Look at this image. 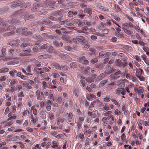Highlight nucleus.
<instances>
[{
    "label": "nucleus",
    "instance_id": "nucleus-1",
    "mask_svg": "<svg viewBox=\"0 0 149 149\" xmlns=\"http://www.w3.org/2000/svg\"><path fill=\"white\" fill-rule=\"evenodd\" d=\"M85 40V38L83 36H77L72 39L73 41L77 44L80 43Z\"/></svg>",
    "mask_w": 149,
    "mask_h": 149
},
{
    "label": "nucleus",
    "instance_id": "nucleus-2",
    "mask_svg": "<svg viewBox=\"0 0 149 149\" xmlns=\"http://www.w3.org/2000/svg\"><path fill=\"white\" fill-rule=\"evenodd\" d=\"M115 92L116 94L117 95H120L121 94L124 95L125 94L126 90L124 88H118L116 89Z\"/></svg>",
    "mask_w": 149,
    "mask_h": 149
},
{
    "label": "nucleus",
    "instance_id": "nucleus-3",
    "mask_svg": "<svg viewBox=\"0 0 149 149\" xmlns=\"http://www.w3.org/2000/svg\"><path fill=\"white\" fill-rule=\"evenodd\" d=\"M35 96L36 99L39 100H44L45 98L43 95H40V92L39 90L38 89L35 93Z\"/></svg>",
    "mask_w": 149,
    "mask_h": 149
},
{
    "label": "nucleus",
    "instance_id": "nucleus-4",
    "mask_svg": "<svg viewBox=\"0 0 149 149\" xmlns=\"http://www.w3.org/2000/svg\"><path fill=\"white\" fill-rule=\"evenodd\" d=\"M59 56L63 60L71 61V58L68 55L64 54H60Z\"/></svg>",
    "mask_w": 149,
    "mask_h": 149
},
{
    "label": "nucleus",
    "instance_id": "nucleus-5",
    "mask_svg": "<svg viewBox=\"0 0 149 149\" xmlns=\"http://www.w3.org/2000/svg\"><path fill=\"white\" fill-rule=\"evenodd\" d=\"M134 91L135 93H138L139 95L141 94L144 92V89L142 86H139L138 88L135 87L134 88Z\"/></svg>",
    "mask_w": 149,
    "mask_h": 149
},
{
    "label": "nucleus",
    "instance_id": "nucleus-6",
    "mask_svg": "<svg viewBox=\"0 0 149 149\" xmlns=\"http://www.w3.org/2000/svg\"><path fill=\"white\" fill-rule=\"evenodd\" d=\"M38 120L36 118H35L33 116H31L29 119V123L31 125H36V123Z\"/></svg>",
    "mask_w": 149,
    "mask_h": 149
},
{
    "label": "nucleus",
    "instance_id": "nucleus-7",
    "mask_svg": "<svg viewBox=\"0 0 149 149\" xmlns=\"http://www.w3.org/2000/svg\"><path fill=\"white\" fill-rule=\"evenodd\" d=\"M31 50L30 48H27L26 50H24L23 52L21 53V55L23 56H27L30 55Z\"/></svg>",
    "mask_w": 149,
    "mask_h": 149
},
{
    "label": "nucleus",
    "instance_id": "nucleus-8",
    "mask_svg": "<svg viewBox=\"0 0 149 149\" xmlns=\"http://www.w3.org/2000/svg\"><path fill=\"white\" fill-rule=\"evenodd\" d=\"M52 23L49 22L48 23H47L46 21H44L42 24L41 28L40 29L41 31H43L44 30V28L45 27H48L50 25H51Z\"/></svg>",
    "mask_w": 149,
    "mask_h": 149
},
{
    "label": "nucleus",
    "instance_id": "nucleus-9",
    "mask_svg": "<svg viewBox=\"0 0 149 149\" xmlns=\"http://www.w3.org/2000/svg\"><path fill=\"white\" fill-rule=\"evenodd\" d=\"M19 43V41L13 40L10 41L7 43V44L13 47L17 45Z\"/></svg>",
    "mask_w": 149,
    "mask_h": 149
},
{
    "label": "nucleus",
    "instance_id": "nucleus-10",
    "mask_svg": "<svg viewBox=\"0 0 149 149\" xmlns=\"http://www.w3.org/2000/svg\"><path fill=\"white\" fill-rule=\"evenodd\" d=\"M71 22V21L70 20H66L63 21L61 22L62 23H60V24L63 25L65 24L68 26H71L74 24L73 22Z\"/></svg>",
    "mask_w": 149,
    "mask_h": 149
},
{
    "label": "nucleus",
    "instance_id": "nucleus-11",
    "mask_svg": "<svg viewBox=\"0 0 149 149\" xmlns=\"http://www.w3.org/2000/svg\"><path fill=\"white\" fill-rule=\"evenodd\" d=\"M65 119L62 118L60 117H58L56 119V123L57 125H59L61 123H63Z\"/></svg>",
    "mask_w": 149,
    "mask_h": 149
},
{
    "label": "nucleus",
    "instance_id": "nucleus-12",
    "mask_svg": "<svg viewBox=\"0 0 149 149\" xmlns=\"http://www.w3.org/2000/svg\"><path fill=\"white\" fill-rule=\"evenodd\" d=\"M47 51L49 53H55L56 51L53 49V48L52 46H49L47 48Z\"/></svg>",
    "mask_w": 149,
    "mask_h": 149
},
{
    "label": "nucleus",
    "instance_id": "nucleus-13",
    "mask_svg": "<svg viewBox=\"0 0 149 149\" xmlns=\"http://www.w3.org/2000/svg\"><path fill=\"white\" fill-rule=\"evenodd\" d=\"M42 86L43 88L46 89L50 87L51 85L49 84H47L46 82L44 81L42 84Z\"/></svg>",
    "mask_w": 149,
    "mask_h": 149
},
{
    "label": "nucleus",
    "instance_id": "nucleus-14",
    "mask_svg": "<svg viewBox=\"0 0 149 149\" xmlns=\"http://www.w3.org/2000/svg\"><path fill=\"white\" fill-rule=\"evenodd\" d=\"M51 56L48 54H44L38 56L39 58L41 59H45L47 58H50Z\"/></svg>",
    "mask_w": 149,
    "mask_h": 149
},
{
    "label": "nucleus",
    "instance_id": "nucleus-15",
    "mask_svg": "<svg viewBox=\"0 0 149 149\" xmlns=\"http://www.w3.org/2000/svg\"><path fill=\"white\" fill-rule=\"evenodd\" d=\"M8 130L9 131H14L15 132H19L22 131V129H16L15 128L13 127L8 128Z\"/></svg>",
    "mask_w": 149,
    "mask_h": 149
},
{
    "label": "nucleus",
    "instance_id": "nucleus-16",
    "mask_svg": "<svg viewBox=\"0 0 149 149\" xmlns=\"http://www.w3.org/2000/svg\"><path fill=\"white\" fill-rule=\"evenodd\" d=\"M6 27V24H0V33L5 32L6 30H5Z\"/></svg>",
    "mask_w": 149,
    "mask_h": 149
},
{
    "label": "nucleus",
    "instance_id": "nucleus-17",
    "mask_svg": "<svg viewBox=\"0 0 149 149\" xmlns=\"http://www.w3.org/2000/svg\"><path fill=\"white\" fill-rule=\"evenodd\" d=\"M137 123L139 128L141 130H142L143 129L142 125V124H143V121L141 119L138 121Z\"/></svg>",
    "mask_w": 149,
    "mask_h": 149
},
{
    "label": "nucleus",
    "instance_id": "nucleus-18",
    "mask_svg": "<svg viewBox=\"0 0 149 149\" xmlns=\"http://www.w3.org/2000/svg\"><path fill=\"white\" fill-rule=\"evenodd\" d=\"M16 76L17 77H20L22 79H26V77L24 76L23 75H22L20 72H18Z\"/></svg>",
    "mask_w": 149,
    "mask_h": 149
},
{
    "label": "nucleus",
    "instance_id": "nucleus-19",
    "mask_svg": "<svg viewBox=\"0 0 149 149\" xmlns=\"http://www.w3.org/2000/svg\"><path fill=\"white\" fill-rule=\"evenodd\" d=\"M62 38L67 43H69L70 42V38L67 36H63Z\"/></svg>",
    "mask_w": 149,
    "mask_h": 149
},
{
    "label": "nucleus",
    "instance_id": "nucleus-20",
    "mask_svg": "<svg viewBox=\"0 0 149 149\" xmlns=\"http://www.w3.org/2000/svg\"><path fill=\"white\" fill-rule=\"evenodd\" d=\"M90 69L91 68L90 67L87 66L85 67L81 68V70H82L84 73H86L88 71H89Z\"/></svg>",
    "mask_w": 149,
    "mask_h": 149
},
{
    "label": "nucleus",
    "instance_id": "nucleus-21",
    "mask_svg": "<svg viewBox=\"0 0 149 149\" xmlns=\"http://www.w3.org/2000/svg\"><path fill=\"white\" fill-rule=\"evenodd\" d=\"M84 120V117L79 116V117L78 119L77 120V124H78L79 125H80L81 124H82L81 122L83 121Z\"/></svg>",
    "mask_w": 149,
    "mask_h": 149
},
{
    "label": "nucleus",
    "instance_id": "nucleus-22",
    "mask_svg": "<svg viewBox=\"0 0 149 149\" xmlns=\"http://www.w3.org/2000/svg\"><path fill=\"white\" fill-rule=\"evenodd\" d=\"M115 63L116 65L118 66L121 67L122 65V62L120 59H116L115 61Z\"/></svg>",
    "mask_w": 149,
    "mask_h": 149
},
{
    "label": "nucleus",
    "instance_id": "nucleus-23",
    "mask_svg": "<svg viewBox=\"0 0 149 149\" xmlns=\"http://www.w3.org/2000/svg\"><path fill=\"white\" fill-rule=\"evenodd\" d=\"M143 72V70L141 68H139L137 70L136 73V77L141 75Z\"/></svg>",
    "mask_w": 149,
    "mask_h": 149
},
{
    "label": "nucleus",
    "instance_id": "nucleus-24",
    "mask_svg": "<svg viewBox=\"0 0 149 149\" xmlns=\"http://www.w3.org/2000/svg\"><path fill=\"white\" fill-rule=\"evenodd\" d=\"M22 98L21 97H19L18 99L17 102V105L19 107H21L22 105Z\"/></svg>",
    "mask_w": 149,
    "mask_h": 149
},
{
    "label": "nucleus",
    "instance_id": "nucleus-25",
    "mask_svg": "<svg viewBox=\"0 0 149 149\" xmlns=\"http://www.w3.org/2000/svg\"><path fill=\"white\" fill-rule=\"evenodd\" d=\"M52 66L53 68H54L57 70L61 69V67L58 64H52Z\"/></svg>",
    "mask_w": 149,
    "mask_h": 149
},
{
    "label": "nucleus",
    "instance_id": "nucleus-26",
    "mask_svg": "<svg viewBox=\"0 0 149 149\" xmlns=\"http://www.w3.org/2000/svg\"><path fill=\"white\" fill-rule=\"evenodd\" d=\"M6 144V142H3L0 143V149H8V148L4 146Z\"/></svg>",
    "mask_w": 149,
    "mask_h": 149
},
{
    "label": "nucleus",
    "instance_id": "nucleus-27",
    "mask_svg": "<svg viewBox=\"0 0 149 149\" xmlns=\"http://www.w3.org/2000/svg\"><path fill=\"white\" fill-rule=\"evenodd\" d=\"M55 32L56 33L58 34H60L61 33V32L64 33L65 32H66V29L64 28H62L61 29V30L59 29L56 30Z\"/></svg>",
    "mask_w": 149,
    "mask_h": 149
},
{
    "label": "nucleus",
    "instance_id": "nucleus-28",
    "mask_svg": "<svg viewBox=\"0 0 149 149\" xmlns=\"http://www.w3.org/2000/svg\"><path fill=\"white\" fill-rule=\"evenodd\" d=\"M52 75L54 78H57L59 76V74L55 72H52Z\"/></svg>",
    "mask_w": 149,
    "mask_h": 149
},
{
    "label": "nucleus",
    "instance_id": "nucleus-29",
    "mask_svg": "<svg viewBox=\"0 0 149 149\" xmlns=\"http://www.w3.org/2000/svg\"><path fill=\"white\" fill-rule=\"evenodd\" d=\"M129 28V26L127 23H125L123 25L122 29L124 31L126 29H128Z\"/></svg>",
    "mask_w": 149,
    "mask_h": 149
},
{
    "label": "nucleus",
    "instance_id": "nucleus-30",
    "mask_svg": "<svg viewBox=\"0 0 149 149\" xmlns=\"http://www.w3.org/2000/svg\"><path fill=\"white\" fill-rule=\"evenodd\" d=\"M86 81L88 83L93 82L94 81V77H89Z\"/></svg>",
    "mask_w": 149,
    "mask_h": 149
},
{
    "label": "nucleus",
    "instance_id": "nucleus-31",
    "mask_svg": "<svg viewBox=\"0 0 149 149\" xmlns=\"http://www.w3.org/2000/svg\"><path fill=\"white\" fill-rule=\"evenodd\" d=\"M106 117H104L102 118V121L103 123V125H106L108 124V122L107 121Z\"/></svg>",
    "mask_w": 149,
    "mask_h": 149
},
{
    "label": "nucleus",
    "instance_id": "nucleus-32",
    "mask_svg": "<svg viewBox=\"0 0 149 149\" xmlns=\"http://www.w3.org/2000/svg\"><path fill=\"white\" fill-rule=\"evenodd\" d=\"M17 72V71L15 70H13L9 72V73L10 75L12 77H14L15 75V74Z\"/></svg>",
    "mask_w": 149,
    "mask_h": 149
},
{
    "label": "nucleus",
    "instance_id": "nucleus-33",
    "mask_svg": "<svg viewBox=\"0 0 149 149\" xmlns=\"http://www.w3.org/2000/svg\"><path fill=\"white\" fill-rule=\"evenodd\" d=\"M9 70L8 68H3L0 69V73H4L7 72Z\"/></svg>",
    "mask_w": 149,
    "mask_h": 149
},
{
    "label": "nucleus",
    "instance_id": "nucleus-34",
    "mask_svg": "<svg viewBox=\"0 0 149 149\" xmlns=\"http://www.w3.org/2000/svg\"><path fill=\"white\" fill-rule=\"evenodd\" d=\"M22 88V86L19 84H17L15 87V90L17 91L18 92H19Z\"/></svg>",
    "mask_w": 149,
    "mask_h": 149
},
{
    "label": "nucleus",
    "instance_id": "nucleus-35",
    "mask_svg": "<svg viewBox=\"0 0 149 149\" xmlns=\"http://www.w3.org/2000/svg\"><path fill=\"white\" fill-rule=\"evenodd\" d=\"M103 108L106 111L109 110L110 109V108L107 103H106L103 105Z\"/></svg>",
    "mask_w": 149,
    "mask_h": 149
},
{
    "label": "nucleus",
    "instance_id": "nucleus-36",
    "mask_svg": "<svg viewBox=\"0 0 149 149\" xmlns=\"http://www.w3.org/2000/svg\"><path fill=\"white\" fill-rule=\"evenodd\" d=\"M10 85H12L15 84V83H16V82L17 81V80L16 79H10Z\"/></svg>",
    "mask_w": 149,
    "mask_h": 149
},
{
    "label": "nucleus",
    "instance_id": "nucleus-37",
    "mask_svg": "<svg viewBox=\"0 0 149 149\" xmlns=\"http://www.w3.org/2000/svg\"><path fill=\"white\" fill-rule=\"evenodd\" d=\"M84 11L87 13H88L89 15H91L92 14V10L90 8H86L84 10Z\"/></svg>",
    "mask_w": 149,
    "mask_h": 149
},
{
    "label": "nucleus",
    "instance_id": "nucleus-38",
    "mask_svg": "<svg viewBox=\"0 0 149 149\" xmlns=\"http://www.w3.org/2000/svg\"><path fill=\"white\" fill-rule=\"evenodd\" d=\"M124 31L125 33L129 35H130L133 33V32L132 31L128 30V29H126Z\"/></svg>",
    "mask_w": 149,
    "mask_h": 149
},
{
    "label": "nucleus",
    "instance_id": "nucleus-39",
    "mask_svg": "<svg viewBox=\"0 0 149 149\" xmlns=\"http://www.w3.org/2000/svg\"><path fill=\"white\" fill-rule=\"evenodd\" d=\"M18 146H19L20 147L22 148H24L25 147V146L24 145L22 144V143L21 142L19 143H16Z\"/></svg>",
    "mask_w": 149,
    "mask_h": 149
},
{
    "label": "nucleus",
    "instance_id": "nucleus-40",
    "mask_svg": "<svg viewBox=\"0 0 149 149\" xmlns=\"http://www.w3.org/2000/svg\"><path fill=\"white\" fill-rule=\"evenodd\" d=\"M63 98L62 97L59 96L57 97L56 102L58 103H61L62 100Z\"/></svg>",
    "mask_w": 149,
    "mask_h": 149
},
{
    "label": "nucleus",
    "instance_id": "nucleus-41",
    "mask_svg": "<svg viewBox=\"0 0 149 149\" xmlns=\"http://www.w3.org/2000/svg\"><path fill=\"white\" fill-rule=\"evenodd\" d=\"M112 111H108L104 113V115L105 116H108L111 114Z\"/></svg>",
    "mask_w": 149,
    "mask_h": 149
},
{
    "label": "nucleus",
    "instance_id": "nucleus-42",
    "mask_svg": "<svg viewBox=\"0 0 149 149\" xmlns=\"http://www.w3.org/2000/svg\"><path fill=\"white\" fill-rule=\"evenodd\" d=\"M136 133L137 134V135L139 137V139L141 140L143 139V135L142 134L140 133H138V132L136 131Z\"/></svg>",
    "mask_w": 149,
    "mask_h": 149
},
{
    "label": "nucleus",
    "instance_id": "nucleus-43",
    "mask_svg": "<svg viewBox=\"0 0 149 149\" xmlns=\"http://www.w3.org/2000/svg\"><path fill=\"white\" fill-rule=\"evenodd\" d=\"M107 82V81L105 80L101 81L99 84V87H102L104 84Z\"/></svg>",
    "mask_w": 149,
    "mask_h": 149
},
{
    "label": "nucleus",
    "instance_id": "nucleus-44",
    "mask_svg": "<svg viewBox=\"0 0 149 149\" xmlns=\"http://www.w3.org/2000/svg\"><path fill=\"white\" fill-rule=\"evenodd\" d=\"M60 81L62 83L64 84L66 83L67 80L66 79H65L64 78H63L62 77H60Z\"/></svg>",
    "mask_w": 149,
    "mask_h": 149
},
{
    "label": "nucleus",
    "instance_id": "nucleus-45",
    "mask_svg": "<svg viewBox=\"0 0 149 149\" xmlns=\"http://www.w3.org/2000/svg\"><path fill=\"white\" fill-rule=\"evenodd\" d=\"M83 12L82 10H79V15H78L80 17L83 18L85 15L83 14Z\"/></svg>",
    "mask_w": 149,
    "mask_h": 149
},
{
    "label": "nucleus",
    "instance_id": "nucleus-46",
    "mask_svg": "<svg viewBox=\"0 0 149 149\" xmlns=\"http://www.w3.org/2000/svg\"><path fill=\"white\" fill-rule=\"evenodd\" d=\"M79 83L81 86L83 87L85 86V81L84 80H81Z\"/></svg>",
    "mask_w": 149,
    "mask_h": 149
},
{
    "label": "nucleus",
    "instance_id": "nucleus-47",
    "mask_svg": "<svg viewBox=\"0 0 149 149\" xmlns=\"http://www.w3.org/2000/svg\"><path fill=\"white\" fill-rule=\"evenodd\" d=\"M32 149H41L40 145L36 144L34 147L32 148Z\"/></svg>",
    "mask_w": 149,
    "mask_h": 149
},
{
    "label": "nucleus",
    "instance_id": "nucleus-48",
    "mask_svg": "<svg viewBox=\"0 0 149 149\" xmlns=\"http://www.w3.org/2000/svg\"><path fill=\"white\" fill-rule=\"evenodd\" d=\"M121 137V139L123 141L125 142L126 141V136L124 133L122 135Z\"/></svg>",
    "mask_w": 149,
    "mask_h": 149
},
{
    "label": "nucleus",
    "instance_id": "nucleus-49",
    "mask_svg": "<svg viewBox=\"0 0 149 149\" xmlns=\"http://www.w3.org/2000/svg\"><path fill=\"white\" fill-rule=\"evenodd\" d=\"M16 109V107L15 105H14L12 106L11 107V110L12 112L14 113L15 112Z\"/></svg>",
    "mask_w": 149,
    "mask_h": 149
},
{
    "label": "nucleus",
    "instance_id": "nucleus-50",
    "mask_svg": "<svg viewBox=\"0 0 149 149\" xmlns=\"http://www.w3.org/2000/svg\"><path fill=\"white\" fill-rule=\"evenodd\" d=\"M36 39L38 41H41L42 40H45V39H44L43 38H42V37L39 36H36Z\"/></svg>",
    "mask_w": 149,
    "mask_h": 149
},
{
    "label": "nucleus",
    "instance_id": "nucleus-51",
    "mask_svg": "<svg viewBox=\"0 0 149 149\" xmlns=\"http://www.w3.org/2000/svg\"><path fill=\"white\" fill-rule=\"evenodd\" d=\"M16 116L17 115H16L15 114H14L13 115V116H11L10 117H9L8 119L7 120L8 121H9V120H11L12 119H15L16 118Z\"/></svg>",
    "mask_w": 149,
    "mask_h": 149
},
{
    "label": "nucleus",
    "instance_id": "nucleus-52",
    "mask_svg": "<svg viewBox=\"0 0 149 149\" xmlns=\"http://www.w3.org/2000/svg\"><path fill=\"white\" fill-rule=\"evenodd\" d=\"M120 113L121 112L118 109H116L114 111V114L118 116Z\"/></svg>",
    "mask_w": 149,
    "mask_h": 149
},
{
    "label": "nucleus",
    "instance_id": "nucleus-53",
    "mask_svg": "<svg viewBox=\"0 0 149 149\" xmlns=\"http://www.w3.org/2000/svg\"><path fill=\"white\" fill-rule=\"evenodd\" d=\"M13 123V122L12 120L9 121L6 123L5 124L4 126H5L11 125Z\"/></svg>",
    "mask_w": 149,
    "mask_h": 149
},
{
    "label": "nucleus",
    "instance_id": "nucleus-54",
    "mask_svg": "<svg viewBox=\"0 0 149 149\" xmlns=\"http://www.w3.org/2000/svg\"><path fill=\"white\" fill-rule=\"evenodd\" d=\"M100 102V100H98L96 101H93V102L91 103L90 105V108L93 107L94 104H95L96 102L99 103Z\"/></svg>",
    "mask_w": 149,
    "mask_h": 149
},
{
    "label": "nucleus",
    "instance_id": "nucleus-55",
    "mask_svg": "<svg viewBox=\"0 0 149 149\" xmlns=\"http://www.w3.org/2000/svg\"><path fill=\"white\" fill-rule=\"evenodd\" d=\"M52 104V102L50 100H47L46 106H51Z\"/></svg>",
    "mask_w": 149,
    "mask_h": 149
},
{
    "label": "nucleus",
    "instance_id": "nucleus-56",
    "mask_svg": "<svg viewBox=\"0 0 149 149\" xmlns=\"http://www.w3.org/2000/svg\"><path fill=\"white\" fill-rule=\"evenodd\" d=\"M90 141V139L87 138L85 141V145L86 146H88L89 145V141Z\"/></svg>",
    "mask_w": 149,
    "mask_h": 149
},
{
    "label": "nucleus",
    "instance_id": "nucleus-57",
    "mask_svg": "<svg viewBox=\"0 0 149 149\" xmlns=\"http://www.w3.org/2000/svg\"><path fill=\"white\" fill-rule=\"evenodd\" d=\"M7 79V77L6 76H3L0 77V81H4Z\"/></svg>",
    "mask_w": 149,
    "mask_h": 149
},
{
    "label": "nucleus",
    "instance_id": "nucleus-58",
    "mask_svg": "<svg viewBox=\"0 0 149 149\" xmlns=\"http://www.w3.org/2000/svg\"><path fill=\"white\" fill-rule=\"evenodd\" d=\"M110 97L109 96H106L104 98V101L105 102H109L110 101Z\"/></svg>",
    "mask_w": 149,
    "mask_h": 149
},
{
    "label": "nucleus",
    "instance_id": "nucleus-59",
    "mask_svg": "<svg viewBox=\"0 0 149 149\" xmlns=\"http://www.w3.org/2000/svg\"><path fill=\"white\" fill-rule=\"evenodd\" d=\"M141 57L142 58L143 61L145 62L148 59L147 58V56L144 54L142 55L141 56Z\"/></svg>",
    "mask_w": 149,
    "mask_h": 149
},
{
    "label": "nucleus",
    "instance_id": "nucleus-60",
    "mask_svg": "<svg viewBox=\"0 0 149 149\" xmlns=\"http://www.w3.org/2000/svg\"><path fill=\"white\" fill-rule=\"evenodd\" d=\"M88 29H88L87 27L84 26V27H82L81 28V30L82 32H83V33H85V31H87V30H88Z\"/></svg>",
    "mask_w": 149,
    "mask_h": 149
},
{
    "label": "nucleus",
    "instance_id": "nucleus-61",
    "mask_svg": "<svg viewBox=\"0 0 149 149\" xmlns=\"http://www.w3.org/2000/svg\"><path fill=\"white\" fill-rule=\"evenodd\" d=\"M79 138L81 139H82L84 137V134L82 132L80 133L78 136Z\"/></svg>",
    "mask_w": 149,
    "mask_h": 149
},
{
    "label": "nucleus",
    "instance_id": "nucleus-62",
    "mask_svg": "<svg viewBox=\"0 0 149 149\" xmlns=\"http://www.w3.org/2000/svg\"><path fill=\"white\" fill-rule=\"evenodd\" d=\"M98 61L97 59V58H94L92 59L91 61V62L92 64H94Z\"/></svg>",
    "mask_w": 149,
    "mask_h": 149
},
{
    "label": "nucleus",
    "instance_id": "nucleus-63",
    "mask_svg": "<svg viewBox=\"0 0 149 149\" xmlns=\"http://www.w3.org/2000/svg\"><path fill=\"white\" fill-rule=\"evenodd\" d=\"M24 96V95L23 93V92L22 91L18 93V97H22Z\"/></svg>",
    "mask_w": 149,
    "mask_h": 149
},
{
    "label": "nucleus",
    "instance_id": "nucleus-64",
    "mask_svg": "<svg viewBox=\"0 0 149 149\" xmlns=\"http://www.w3.org/2000/svg\"><path fill=\"white\" fill-rule=\"evenodd\" d=\"M26 130L29 132H32L33 131V129L29 127L26 128Z\"/></svg>",
    "mask_w": 149,
    "mask_h": 149
}]
</instances>
